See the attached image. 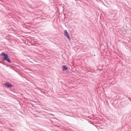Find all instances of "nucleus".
Segmentation results:
<instances>
[{
	"label": "nucleus",
	"mask_w": 131,
	"mask_h": 131,
	"mask_svg": "<svg viewBox=\"0 0 131 131\" xmlns=\"http://www.w3.org/2000/svg\"><path fill=\"white\" fill-rule=\"evenodd\" d=\"M62 68H63V69H62V71H65V70H68V68H67L66 66H63L62 67Z\"/></svg>",
	"instance_id": "4"
},
{
	"label": "nucleus",
	"mask_w": 131,
	"mask_h": 131,
	"mask_svg": "<svg viewBox=\"0 0 131 131\" xmlns=\"http://www.w3.org/2000/svg\"><path fill=\"white\" fill-rule=\"evenodd\" d=\"M64 36H66V37H67V38H68V39L69 40H70L71 38H70V36L69 35V34L68 33V32H67V30H65L64 31Z\"/></svg>",
	"instance_id": "2"
},
{
	"label": "nucleus",
	"mask_w": 131,
	"mask_h": 131,
	"mask_svg": "<svg viewBox=\"0 0 131 131\" xmlns=\"http://www.w3.org/2000/svg\"><path fill=\"white\" fill-rule=\"evenodd\" d=\"M1 55L4 56V60L7 61V62H8L9 63H12V60H11V59L9 58L8 54L4 53H2L1 54Z\"/></svg>",
	"instance_id": "1"
},
{
	"label": "nucleus",
	"mask_w": 131,
	"mask_h": 131,
	"mask_svg": "<svg viewBox=\"0 0 131 131\" xmlns=\"http://www.w3.org/2000/svg\"><path fill=\"white\" fill-rule=\"evenodd\" d=\"M4 84H5V85H6V88H12L13 87V85H12V84H11L9 82L6 83Z\"/></svg>",
	"instance_id": "3"
}]
</instances>
